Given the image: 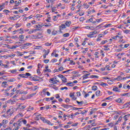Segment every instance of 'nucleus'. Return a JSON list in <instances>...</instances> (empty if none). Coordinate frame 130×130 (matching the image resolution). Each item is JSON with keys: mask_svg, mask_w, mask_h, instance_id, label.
Masks as SVG:
<instances>
[{"mask_svg": "<svg viewBox=\"0 0 130 130\" xmlns=\"http://www.w3.org/2000/svg\"><path fill=\"white\" fill-rule=\"evenodd\" d=\"M62 81L64 83V84H66V83H67V78L64 77V76H63V78H62Z\"/></svg>", "mask_w": 130, "mask_h": 130, "instance_id": "aec40b11", "label": "nucleus"}, {"mask_svg": "<svg viewBox=\"0 0 130 130\" xmlns=\"http://www.w3.org/2000/svg\"><path fill=\"white\" fill-rule=\"evenodd\" d=\"M76 102L79 106H82L83 105V104H84V101H82L81 102H79V101H77Z\"/></svg>", "mask_w": 130, "mask_h": 130, "instance_id": "f8f14e48", "label": "nucleus"}, {"mask_svg": "<svg viewBox=\"0 0 130 130\" xmlns=\"http://www.w3.org/2000/svg\"><path fill=\"white\" fill-rule=\"evenodd\" d=\"M36 95V93H31L29 95V98H31V97H33V96H35Z\"/></svg>", "mask_w": 130, "mask_h": 130, "instance_id": "13d9d810", "label": "nucleus"}, {"mask_svg": "<svg viewBox=\"0 0 130 130\" xmlns=\"http://www.w3.org/2000/svg\"><path fill=\"white\" fill-rule=\"evenodd\" d=\"M4 13H5V14H6V15H8V14H9V13H10V11L8 10H4L3 11Z\"/></svg>", "mask_w": 130, "mask_h": 130, "instance_id": "58836bf2", "label": "nucleus"}, {"mask_svg": "<svg viewBox=\"0 0 130 130\" xmlns=\"http://www.w3.org/2000/svg\"><path fill=\"white\" fill-rule=\"evenodd\" d=\"M95 21H96V23H100V22L102 21V19L100 18L99 19H96Z\"/></svg>", "mask_w": 130, "mask_h": 130, "instance_id": "052dcab7", "label": "nucleus"}, {"mask_svg": "<svg viewBox=\"0 0 130 130\" xmlns=\"http://www.w3.org/2000/svg\"><path fill=\"white\" fill-rule=\"evenodd\" d=\"M47 33H48V34H51V29H48L47 30Z\"/></svg>", "mask_w": 130, "mask_h": 130, "instance_id": "6e6d98bb", "label": "nucleus"}, {"mask_svg": "<svg viewBox=\"0 0 130 130\" xmlns=\"http://www.w3.org/2000/svg\"><path fill=\"white\" fill-rule=\"evenodd\" d=\"M95 95L97 97H99L101 95V91L100 90H97L95 92Z\"/></svg>", "mask_w": 130, "mask_h": 130, "instance_id": "9d476101", "label": "nucleus"}, {"mask_svg": "<svg viewBox=\"0 0 130 130\" xmlns=\"http://www.w3.org/2000/svg\"><path fill=\"white\" fill-rule=\"evenodd\" d=\"M61 106L62 107H63L64 108H66V109L73 108V106L72 105H64V104L61 105Z\"/></svg>", "mask_w": 130, "mask_h": 130, "instance_id": "f03ea898", "label": "nucleus"}, {"mask_svg": "<svg viewBox=\"0 0 130 130\" xmlns=\"http://www.w3.org/2000/svg\"><path fill=\"white\" fill-rule=\"evenodd\" d=\"M45 123H47V124H48L49 125H52V126L54 125V124L50 122V121H49L48 120H47L46 121V122H45Z\"/></svg>", "mask_w": 130, "mask_h": 130, "instance_id": "4468645a", "label": "nucleus"}, {"mask_svg": "<svg viewBox=\"0 0 130 130\" xmlns=\"http://www.w3.org/2000/svg\"><path fill=\"white\" fill-rule=\"evenodd\" d=\"M60 28L59 29L60 32L61 33V30H63V29H66L67 26H66V24H61V25L59 26Z\"/></svg>", "mask_w": 130, "mask_h": 130, "instance_id": "7ed1b4c3", "label": "nucleus"}, {"mask_svg": "<svg viewBox=\"0 0 130 130\" xmlns=\"http://www.w3.org/2000/svg\"><path fill=\"white\" fill-rule=\"evenodd\" d=\"M2 45H3V46H2V47H8V48H9V46H10L8 45V44H3Z\"/></svg>", "mask_w": 130, "mask_h": 130, "instance_id": "8fccbe9b", "label": "nucleus"}, {"mask_svg": "<svg viewBox=\"0 0 130 130\" xmlns=\"http://www.w3.org/2000/svg\"><path fill=\"white\" fill-rule=\"evenodd\" d=\"M123 32L124 33H125V34H128V32H130V30H124Z\"/></svg>", "mask_w": 130, "mask_h": 130, "instance_id": "a18cd8bd", "label": "nucleus"}, {"mask_svg": "<svg viewBox=\"0 0 130 130\" xmlns=\"http://www.w3.org/2000/svg\"><path fill=\"white\" fill-rule=\"evenodd\" d=\"M57 61V59H52L51 60V62H52V63L56 62Z\"/></svg>", "mask_w": 130, "mask_h": 130, "instance_id": "37998d69", "label": "nucleus"}, {"mask_svg": "<svg viewBox=\"0 0 130 130\" xmlns=\"http://www.w3.org/2000/svg\"><path fill=\"white\" fill-rule=\"evenodd\" d=\"M56 54V50H54L53 52L51 53V56H52V55H53L54 54Z\"/></svg>", "mask_w": 130, "mask_h": 130, "instance_id": "338daca9", "label": "nucleus"}, {"mask_svg": "<svg viewBox=\"0 0 130 130\" xmlns=\"http://www.w3.org/2000/svg\"><path fill=\"white\" fill-rule=\"evenodd\" d=\"M15 81H16V80L15 79V78L8 80V82H15Z\"/></svg>", "mask_w": 130, "mask_h": 130, "instance_id": "0e129e2a", "label": "nucleus"}, {"mask_svg": "<svg viewBox=\"0 0 130 130\" xmlns=\"http://www.w3.org/2000/svg\"><path fill=\"white\" fill-rule=\"evenodd\" d=\"M106 42H107V40L103 41L101 43V44H102V45H103V44H105V43H106Z\"/></svg>", "mask_w": 130, "mask_h": 130, "instance_id": "bf43d9fd", "label": "nucleus"}, {"mask_svg": "<svg viewBox=\"0 0 130 130\" xmlns=\"http://www.w3.org/2000/svg\"><path fill=\"white\" fill-rule=\"evenodd\" d=\"M43 72H44V73H46V72H48V73H51V70L50 69H45L43 70Z\"/></svg>", "mask_w": 130, "mask_h": 130, "instance_id": "5701e85b", "label": "nucleus"}, {"mask_svg": "<svg viewBox=\"0 0 130 130\" xmlns=\"http://www.w3.org/2000/svg\"><path fill=\"white\" fill-rule=\"evenodd\" d=\"M99 54V53L98 52H95L94 55L95 56V58H99V55H98Z\"/></svg>", "mask_w": 130, "mask_h": 130, "instance_id": "b1692460", "label": "nucleus"}, {"mask_svg": "<svg viewBox=\"0 0 130 130\" xmlns=\"http://www.w3.org/2000/svg\"><path fill=\"white\" fill-rule=\"evenodd\" d=\"M10 38L11 39H16V38H18V36H12V37H10Z\"/></svg>", "mask_w": 130, "mask_h": 130, "instance_id": "603ef678", "label": "nucleus"}, {"mask_svg": "<svg viewBox=\"0 0 130 130\" xmlns=\"http://www.w3.org/2000/svg\"><path fill=\"white\" fill-rule=\"evenodd\" d=\"M29 79H30L32 81H34L35 82L36 81V79H35V78L34 77L30 76L29 77Z\"/></svg>", "mask_w": 130, "mask_h": 130, "instance_id": "de8ad7c7", "label": "nucleus"}, {"mask_svg": "<svg viewBox=\"0 0 130 130\" xmlns=\"http://www.w3.org/2000/svg\"><path fill=\"white\" fill-rule=\"evenodd\" d=\"M100 85L102 86V87H106V86H108V84H107V83H104V82H102L100 84Z\"/></svg>", "mask_w": 130, "mask_h": 130, "instance_id": "f3484780", "label": "nucleus"}, {"mask_svg": "<svg viewBox=\"0 0 130 130\" xmlns=\"http://www.w3.org/2000/svg\"><path fill=\"white\" fill-rule=\"evenodd\" d=\"M10 19L11 20V21H16V20H17V19H15V16H10Z\"/></svg>", "mask_w": 130, "mask_h": 130, "instance_id": "bb28decb", "label": "nucleus"}, {"mask_svg": "<svg viewBox=\"0 0 130 130\" xmlns=\"http://www.w3.org/2000/svg\"><path fill=\"white\" fill-rule=\"evenodd\" d=\"M25 75L26 78H28V77H30L31 76V74L29 73H26Z\"/></svg>", "mask_w": 130, "mask_h": 130, "instance_id": "f704fd0d", "label": "nucleus"}, {"mask_svg": "<svg viewBox=\"0 0 130 130\" xmlns=\"http://www.w3.org/2000/svg\"><path fill=\"white\" fill-rule=\"evenodd\" d=\"M91 89L93 91H96V90H98V87L96 85H93V86H92Z\"/></svg>", "mask_w": 130, "mask_h": 130, "instance_id": "9b49d317", "label": "nucleus"}, {"mask_svg": "<svg viewBox=\"0 0 130 130\" xmlns=\"http://www.w3.org/2000/svg\"><path fill=\"white\" fill-rule=\"evenodd\" d=\"M117 37H118V35L114 36V37H112V39H114L115 40H116V39H117Z\"/></svg>", "mask_w": 130, "mask_h": 130, "instance_id": "69168bd1", "label": "nucleus"}, {"mask_svg": "<svg viewBox=\"0 0 130 130\" xmlns=\"http://www.w3.org/2000/svg\"><path fill=\"white\" fill-rule=\"evenodd\" d=\"M70 36V34L69 33H66L63 35V37H69Z\"/></svg>", "mask_w": 130, "mask_h": 130, "instance_id": "c756f323", "label": "nucleus"}, {"mask_svg": "<svg viewBox=\"0 0 130 130\" xmlns=\"http://www.w3.org/2000/svg\"><path fill=\"white\" fill-rule=\"evenodd\" d=\"M18 122H23L24 124L27 123V120L23 119H20L18 121Z\"/></svg>", "mask_w": 130, "mask_h": 130, "instance_id": "6e6552de", "label": "nucleus"}, {"mask_svg": "<svg viewBox=\"0 0 130 130\" xmlns=\"http://www.w3.org/2000/svg\"><path fill=\"white\" fill-rule=\"evenodd\" d=\"M111 24H110V23H109V24H106L105 25H104V27H105V28H107V27H110V26H111Z\"/></svg>", "mask_w": 130, "mask_h": 130, "instance_id": "e433bc0d", "label": "nucleus"}, {"mask_svg": "<svg viewBox=\"0 0 130 130\" xmlns=\"http://www.w3.org/2000/svg\"><path fill=\"white\" fill-rule=\"evenodd\" d=\"M116 102H117V103H121L122 102V98H119L115 100Z\"/></svg>", "mask_w": 130, "mask_h": 130, "instance_id": "ddd939ff", "label": "nucleus"}, {"mask_svg": "<svg viewBox=\"0 0 130 130\" xmlns=\"http://www.w3.org/2000/svg\"><path fill=\"white\" fill-rule=\"evenodd\" d=\"M40 119L42 120L43 121H44L45 123L46 122V119H45V118H44V117H40Z\"/></svg>", "mask_w": 130, "mask_h": 130, "instance_id": "c9c22d12", "label": "nucleus"}, {"mask_svg": "<svg viewBox=\"0 0 130 130\" xmlns=\"http://www.w3.org/2000/svg\"><path fill=\"white\" fill-rule=\"evenodd\" d=\"M7 82L6 81H4L3 83H2V86L3 87H5V86H7Z\"/></svg>", "mask_w": 130, "mask_h": 130, "instance_id": "79ce46f5", "label": "nucleus"}, {"mask_svg": "<svg viewBox=\"0 0 130 130\" xmlns=\"http://www.w3.org/2000/svg\"><path fill=\"white\" fill-rule=\"evenodd\" d=\"M10 73H11V74H14L15 73H17V69L10 70Z\"/></svg>", "mask_w": 130, "mask_h": 130, "instance_id": "c85d7f7f", "label": "nucleus"}, {"mask_svg": "<svg viewBox=\"0 0 130 130\" xmlns=\"http://www.w3.org/2000/svg\"><path fill=\"white\" fill-rule=\"evenodd\" d=\"M15 26L16 28H19V27H21V26H22V24L21 23H16Z\"/></svg>", "mask_w": 130, "mask_h": 130, "instance_id": "72a5a7b5", "label": "nucleus"}, {"mask_svg": "<svg viewBox=\"0 0 130 130\" xmlns=\"http://www.w3.org/2000/svg\"><path fill=\"white\" fill-rule=\"evenodd\" d=\"M76 94H77V96L78 97L81 96V92H80V91L77 92L76 93Z\"/></svg>", "mask_w": 130, "mask_h": 130, "instance_id": "680f3d73", "label": "nucleus"}, {"mask_svg": "<svg viewBox=\"0 0 130 130\" xmlns=\"http://www.w3.org/2000/svg\"><path fill=\"white\" fill-rule=\"evenodd\" d=\"M22 125V122H18L17 121V123H14L13 126H18V127H20Z\"/></svg>", "mask_w": 130, "mask_h": 130, "instance_id": "423d86ee", "label": "nucleus"}, {"mask_svg": "<svg viewBox=\"0 0 130 130\" xmlns=\"http://www.w3.org/2000/svg\"><path fill=\"white\" fill-rule=\"evenodd\" d=\"M30 45H32V44L30 43H26L22 45V47L23 48H25V47H28V46H30Z\"/></svg>", "mask_w": 130, "mask_h": 130, "instance_id": "20e7f679", "label": "nucleus"}, {"mask_svg": "<svg viewBox=\"0 0 130 130\" xmlns=\"http://www.w3.org/2000/svg\"><path fill=\"white\" fill-rule=\"evenodd\" d=\"M71 24H72V22L67 21L65 23V25H66L67 27H70V26H71Z\"/></svg>", "mask_w": 130, "mask_h": 130, "instance_id": "1a4fd4ad", "label": "nucleus"}, {"mask_svg": "<svg viewBox=\"0 0 130 130\" xmlns=\"http://www.w3.org/2000/svg\"><path fill=\"white\" fill-rule=\"evenodd\" d=\"M83 94H85V95L84 96V98H87V97H89V93H87L84 90L83 92Z\"/></svg>", "mask_w": 130, "mask_h": 130, "instance_id": "dca6fc26", "label": "nucleus"}, {"mask_svg": "<svg viewBox=\"0 0 130 130\" xmlns=\"http://www.w3.org/2000/svg\"><path fill=\"white\" fill-rule=\"evenodd\" d=\"M43 52H45L44 55H48L49 52H50V50L49 49H47V50L46 49H44L43 50Z\"/></svg>", "mask_w": 130, "mask_h": 130, "instance_id": "0eeeda50", "label": "nucleus"}, {"mask_svg": "<svg viewBox=\"0 0 130 130\" xmlns=\"http://www.w3.org/2000/svg\"><path fill=\"white\" fill-rule=\"evenodd\" d=\"M9 122V121H8V120H6V119H4L2 121V124L3 125H4V124H7V123H8Z\"/></svg>", "mask_w": 130, "mask_h": 130, "instance_id": "2eb2a0df", "label": "nucleus"}, {"mask_svg": "<svg viewBox=\"0 0 130 130\" xmlns=\"http://www.w3.org/2000/svg\"><path fill=\"white\" fill-rule=\"evenodd\" d=\"M18 108H19L20 109H25V108H26V106L20 105L18 106Z\"/></svg>", "mask_w": 130, "mask_h": 130, "instance_id": "a211bd4d", "label": "nucleus"}, {"mask_svg": "<svg viewBox=\"0 0 130 130\" xmlns=\"http://www.w3.org/2000/svg\"><path fill=\"white\" fill-rule=\"evenodd\" d=\"M116 80L118 81H121V80H122V77H121V76H119L116 78Z\"/></svg>", "mask_w": 130, "mask_h": 130, "instance_id": "c03bdc74", "label": "nucleus"}, {"mask_svg": "<svg viewBox=\"0 0 130 130\" xmlns=\"http://www.w3.org/2000/svg\"><path fill=\"white\" fill-rule=\"evenodd\" d=\"M37 89H38V86H35L34 87V88H32V91H36V90H37Z\"/></svg>", "mask_w": 130, "mask_h": 130, "instance_id": "09e8293b", "label": "nucleus"}, {"mask_svg": "<svg viewBox=\"0 0 130 130\" xmlns=\"http://www.w3.org/2000/svg\"><path fill=\"white\" fill-rule=\"evenodd\" d=\"M94 109H91L90 112V115H92V114H93V113H94Z\"/></svg>", "mask_w": 130, "mask_h": 130, "instance_id": "ea45409f", "label": "nucleus"}, {"mask_svg": "<svg viewBox=\"0 0 130 130\" xmlns=\"http://www.w3.org/2000/svg\"><path fill=\"white\" fill-rule=\"evenodd\" d=\"M19 38H20V39H24V35H20V36H19Z\"/></svg>", "mask_w": 130, "mask_h": 130, "instance_id": "774afa93", "label": "nucleus"}, {"mask_svg": "<svg viewBox=\"0 0 130 130\" xmlns=\"http://www.w3.org/2000/svg\"><path fill=\"white\" fill-rule=\"evenodd\" d=\"M82 78H83V80H86V79H88V77L86 74L85 75H83L82 76Z\"/></svg>", "mask_w": 130, "mask_h": 130, "instance_id": "a19ab883", "label": "nucleus"}, {"mask_svg": "<svg viewBox=\"0 0 130 130\" xmlns=\"http://www.w3.org/2000/svg\"><path fill=\"white\" fill-rule=\"evenodd\" d=\"M50 108V106L49 105L45 106V109H46V110H48Z\"/></svg>", "mask_w": 130, "mask_h": 130, "instance_id": "49530a36", "label": "nucleus"}, {"mask_svg": "<svg viewBox=\"0 0 130 130\" xmlns=\"http://www.w3.org/2000/svg\"><path fill=\"white\" fill-rule=\"evenodd\" d=\"M88 45L90 46H94V45H95V43L93 42H90L88 43Z\"/></svg>", "mask_w": 130, "mask_h": 130, "instance_id": "4be33fe9", "label": "nucleus"}, {"mask_svg": "<svg viewBox=\"0 0 130 130\" xmlns=\"http://www.w3.org/2000/svg\"><path fill=\"white\" fill-rule=\"evenodd\" d=\"M66 85H67V86H74V84H73V82L67 83L66 84Z\"/></svg>", "mask_w": 130, "mask_h": 130, "instance_id": "2f4dec72", "label": "nucleus"}, {"mask_svg": "<svg viewBox=\"0 0 130 130\" xmlns=\"http://www.w3.org/2000/svg\"><path fill=\"white\" fill-rule=\"evenodd\" d=\"M105 50H109V48H108V46H104Z\"/></svg>", "mask_w": 130, "mask_h": 130, "instance_id": "e2e57ef3", "label": "nucleus"}, {"mask_svg": "<svg viewBox=\"0 0 130 130\" xmlns=\"http://www.w3.org/2000/svg\"><path fill=\"white\" fill-rule=\"evenodd\" d=\"M90 34L91 35V36H93V35H95V34H97V31L94 30V31H91L90 32Z\"/></svg>", "mask_w": 130, "mask_h": 130, "instance_id": "393cba45", "label": "nucleus"}, {"mask_svg": "<svg viewBox=\"0 0 130 130\" xmlns=\"http://www.w3.org/2000/svg\"><path fill=\"white\" fill-rule=\"evenodd\" d=\"M18 76H19V77H21V78H27L25 77V74H19Z\"/></svg>", "mask_w": 130, "mask_h": 130, "instance_id": "412c9836", "label": "nucleus"}, {"mask_svg": "<svg viewBox=\"0 0 130 130\" xmlns=\"http://www.w3.org/2000/svg\"><path fill=\"white\" fill-rule=\"evenodd\" d=\"M87 112L88 111L87 110H84L81 111L80 113H81V114H85V113H87Z\"/></svg>", "mask_w": 130, "mask_h": 130, "instance_id": "4c0bfd02", "label": "nucleus"}, {"mask_svg": "<svg viewBox=\"0 0 130 130\" xmlns=\"http://www.w3.org/2000/svg\"><path fill=\"white\" fill-rule=\"evenodd\" d=\"M90 78L91 79H98V78H99V76L97 75H91L90 76Z\"/></svg>", "mask_w": 130, "mask_h": 130, "instance_id": "6ab92c4d", "label": "nucleus"}, {"mask_svg": "<svg viewBox=\"0 0 130 130\" xmlns=\"http://www.w3.org/2000/svg\"><path fill=\"white\" fill-rule=\"evenodd\" d=\"M13 114V112H11L10 113H8V112H6L4 115H2L3 117H5V118H7V117H9V116H11Z\"/></svg>", "mask_w": 130, "mask_h": 130, "instance_id": "f257e3e1", "label": "nucleus"}, {"mask_svg": "<svg viewBox=\"0 0 130 130\" xmlns=\"http://www.w3.org/2000/svg\"><path fill=\"white\" fill-rule=\"evenodd\" d=\"M4 6H5V3H3V5H0V9H0V11L4 9Z\"/></svg>", "mask_w": 130, "mask_h": 130, "instance_id": "4d7b16f0", "label": "nucleus"}, {"mask_svg": "<svg viewBox=\"0 0 130 130\" xmlns=\"http://www.w3.org/2000/svg\"><path fill=\"white\" fill-rule=\"evenodd\" d=\"M127 117H128V115H125L124 116V119L125 121H126L127 120Z\"/></svg>", "mask_w": 130, "mask_h": 130, "instance_id": "3c124183", "label": "nucleus"}, {"mask_svg": "<svg viewBox=\"0 0 130 130\" xmlns=\"http://www.w3.org/2000/svg\"><path fill=\"white\" fill-rule=\"evenodd\" d=\"M61 71H63V67H62L59 68L58 70H57V72H61Z\"/></svg>", "mask_w": 130, "mask_h": 130, "instance_id": "7c9ffc66", "label": "nucleus"}, {"mask_svg": "<svg viewBox=\"0 0 130 130\" xmlns=\"http://www.w3.org/2000/svg\"><path fill=\"white\" fill-rule=\"evenodd\" d=\"M44 62L45 63H48L49 62V59H45V60H44Z\"/></svg>", "mask_w": 130, "mask_h": 130, "instance_id": "5fc2aeb1", "label": "nucleus"}, {"mask_svg": "<svg viewBox=\"0 0 130 130\" xmlns=\"http://www.w3.org/2000/svg\"><path fill=\"white\" fill-rule=\"evenodd\" d=\"M51 8L52 9V13H54V12H56V7H51Z\"/></svg>", "mask_w": 130, "mask_h": 130, "instance_id": "cd10ccee", "label": "nucleus"}, {"mask_svg": "<svg viewBox=\"0 0 130 130\" xmlns=\"http://www.w3.org/2000/svg\"><path fill=\"white\" fill-rule=\"evenodd\" d=\"M113 91L114 92H119V89H118V87H116L113 89Z\"/></svg>", "mask_w": 130, "mask_h": 130, "instance_id": "a878e982", "label": "nucleus"}, {"mask_svg": "<svg viewBox=\"0 0 130 130\" xmlns=\"http://www.w3.org/2000/svg\"><path fill=\"white\" fill-rule=\"evenodd\" d=\"M18 47H19L18 45L13 46L10 47V49H15V48H17Z\"/></svg>", "mask_w": 130, "mask_h": 130, "instance_id": "473e14b6", "label": "nucleus"}, {"mask_svg": "<svg viewBox=\"0 0 130 130\" xmlns=\"http://www.w3.org/2000/svg\"><path fill=\"white\" fill-rule=\"evenodd\" d=\"M112 96H109L108 98H106L105 99V100H110L111 99H112Z\"/></svg>", "mask_w": 130, "mask_h": 130, "instance_id": "864d4df0", "label": "nucleus"}, {"mask_svg": "<svg viewBox=\"0 0 130 130\" xmlns=\"http://www.w3.org/2000/svg\"><path fill=\"white\" fill-rule=\"evenodd\" d=\"M70 96L72 98L73 100H77V98L75 96V92L73 93L71 92L70 93Z\"/></svg>", "mask_w": 130, "mask_h": 130, "instance_id": "39448f33", "label": "nucleus"}]
</instances>
